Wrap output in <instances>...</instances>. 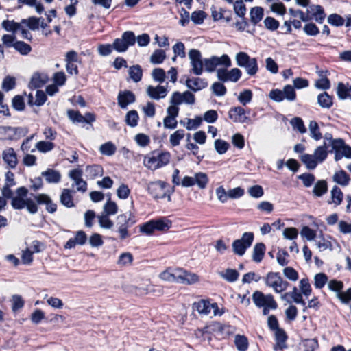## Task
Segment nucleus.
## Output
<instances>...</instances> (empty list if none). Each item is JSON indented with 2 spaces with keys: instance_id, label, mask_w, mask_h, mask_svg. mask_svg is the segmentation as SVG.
I'll return each mask as SVG.
<instances>
[{
  "instance_id": "obj_1",
  "label": "nucleus",
  "mask_w": 351,
  "mask_h": 351,
  "mask_svg": "<svg viewBox=\"0 0 351 351\" xmlns=\"http://www.w3.org/2000/svg\"><path fill=\"white\" fill-rule=\"evenodd\" d=\"M32 195L34 199L23 198L18 196L12 197L11 200L12 207L15 210H21L26 208L30 214H36L38 211L39 205H45L46 210L49 213H54L57 210V204L51 198L45 193H38Z\"/></svg>"
},
{
  "instance_id": "obj_2",
  "label": "nucleus",
  "mask_w": 351,
  "mask_h": 351,
  "mask_svg": "<svg viewBox=\"0 0 351 351\" xmlns=\"http://www.w3.org/2000/svg\"><path fill=\"white\" fill-rule=\"evenodd\" d=\"M138 227L141 233L151 236L155 231L167 232L172 227V221L165 217H162L143 223Z\"/></svg>"
},
{
  "instance_id": "obj_3",
  "label": "nucleus",
  "mask_w": 351,
  "mask_h": 351,
  "mask_svg": "<svg viewBox=\"0 0 351 351\" xmlns=\"http://www.w3.org/2000/svg\"><path fill=\"white\" fill-rule=\"evenodd\" d=\"M147 191L155 199L167 198V200L171 202L174 187H171L167 182L157 180L148 184Z\"/></svg>"
},
{
  "instance_id": "obj_4",
  "label": "nucleus",
  "mask_w": 351,
  "mask_h": 351,
  "mask_svg": "<svg viewBox=\"0 0 351 351\" xmlns=\"http://www.w3.org/2000/svg\"><path fill=\"white\" fill-rule=\"evenodd\" d=\"M253 302L258 308H263L264 315H269L271 310H276L278 305L271 293L264 294L261 291H255L252 296Z\"/></svg>"
},
{
  "instance_id": "obj_5",
  "label": "nucleus",
  "mask_w": 351,
  "mask_h": 351,
  "mask_svg": "<svg viewBox=\"0 0 351 351\" xmlns=\"http://www.w3.org/2000/svg\"><path fill=\"white\" fill-rule=\"evenodd\" d=\"M170 156L169 152L154 150L145 156L144 165L149 169L154 171L167 165L169 162Z\"/></svg>"
},
{
  "instance_id": "obj_6",
  "label": "nucleus",
  "mask_w": 351,
  "mask_h": 351,
  "mask_svg": "<svg viewBox=\"0 0 351 351\" xmlns=\"http://www.w3.org/2000/svg\"><path fill=\"white\" fill-rule=\"evenodd\" d=\"M136 215L129 211L128 213L120 214L117 217V226L118 227V232L119 234V239L124 240L130 237L128 228H131L136 223Z\"/></svg>"
},
{
  "instance_id": "obj_7",
  "label": "nucleus",
  "mask_w": 351,
  "mask_h": 351,
  "mask_svg": "<svg viewBox=\"0 0 351 351\" xmlns=\"http://www.w3.org/2000/svg\"><path fill=\"white\" fill-rule=\"evenodd\" d=\"M29 132L27 127L0 126V141H16Z\"/></svg>"
},
{
  "instance_id": "obj_8",
  "label": "nucleus",
  "mask_w": 351,
  "mask_h": 351,
  "mask_svg": "<svg viewBox=\"0 0 351 351\" xmlns=\"http://www.w3.org/2000/svg\"><path fill=\"white\" fill-rule=\"evenodd\" d=\"M263 280L266 286L272 288L277 293L285 291L290 285L289 282L283 280L279 272L269 271L263 277Z\"/></svg>"
},
{
  "instance_id": "obj_9",
  "label": "nucleus",
  "mask_w": 351,
  "mask_h": 351,
  "mask_svg": "<svg viewBox=\"0 0 351 351\" xmlns=\"http://www.w3.org/2000/svg\"><path fill=\"white\" fill-rule=\"evenodd\" d=\"M254 239V235L253 232H244L241 239L233 241L232 246L234 253L238 256H243L252 245Z\"/></svg>"
},
{
  "instance_id": "obj_10",
  "label": "nucleus",
  "mask_w": 351,
  "mask_h": 351,
  "mask_svg": "<svg viewBox=\"0 0 351 351\" xmlns=\"http://www.w3.org/2000/svg\"><path fill=\"white\" fill-rule=\"evenodd\" d=\"M136 43V36L133 32L125 31L121 38H115L113 42V48L119 53H123L128 50L129 47L133 46Z\"/></svg>"
},
{
  "instance_id": "obj_11",
  "label": "nucleus",
  "mask_w": 351,
  "mask_h": 351,
  "mask_svg": "<svg viewBox=\"0 0 351 351\" xmlns=\"http://www.w3.org/2000/svg\"><path fill=\"white\" fill-rule=\"evenodd\" d=\"M174 282L182 284H192L199 280V277L182 268L173 269Z\"/></svg>"
},
{
  "instance_id": "obj_12",
  "label": "nucleus",
  "mask_w": 351,
  "mask_h": 351,
  "mask_svg": "<svg viewBox=\"0 0 351 351\" xmlns=\"http://www.w3.org/2000/svg\"><path fill=\"white\" fill-rule=\"evenodd\" d=\"M193 308L200 314L208 315L212 309L215 315L221 314V313H219L218 304L216 302L211 304L208 300L202 299L198 302H195L193 304Z\"/></svg>"
},
{
  "instance_id": "obj_13",
  "label": "nucleus",
  "mask_w": 351,
  "mask_h": 351,
  "mask_svg": "<svg viewBox=\"0 0 351 351\" xmlns=\"http://www.w3.org/2000/svg\"><path fill=\"white\" fill-rule=\"evenodd\" d=\"M189 56L192 66L191 72L197 75H201L203 72L204 66L201 52L198 49H193L189 51Z\"/></svg>"
},
{
  "instance_id": "obj_14",
  "label": "nucleus",
  "mask_w": 351,
  "mask_h": 351,
  "mask_svg": "<svg viewBox=\"0 0 351 351\" xmlns=\"http://www.w3.org/2000/svg\"><path fill=\"white\" fill-rule=\"evenodd\" d=\"M228 117L234 123H248L250 119L245 115V110L241 106L232 107L228 111Z\"/></svg>"
},
{
  "instance_id": "obj_15",
  "label": "nucleus",
  "mask_w": 351,
  "mask_h": 351,
  "mask_svg": "<svg viewBox=\"0 0 351 351\" xmlns=\"http://www.w3.org/2000/svg\"><path fill=\"white\" fill-rule=\"evenodd\" d=\"M136 101V96L131 90L120 91L117 96L118 105L122 109H125L127 106Z\"/></svg>"
},
{
  "instance_id": "obj_16",
  "label": "nucleus",
  "mask_w": 351,
  "mask_h": 351,
  "mask_svg": "<svg viewBox=\"0 0 351 351\" xmlns=\"http://www.w3.org/2000/svg\"><path fill=\"white\" fill-rule=\"evenodd\" d=\"M2 158L10 169H15L18 165L17 155L12 147H8L3 151Z\"/></svg>"
},
{
  "instance_id": "obj_17",
  "label": "nucleus",
  "mask_w": 351,
  "mask_h": 351,
  "mask_svg": "<svg viewBox=\"0 0 351 351\" xmlns=\"http://www.w3.org/2000/svg\"><path fill=\"white\" fill-rule=\"evenodd\" d=\"M147 93L151 98L158 100L166 97L167 95V90L163 86L158 85L154 87L150 85L147 88Z\"/></svg>"
},
{
  "instance_id": "obj_18",
  "label": "nucleus",
  "mask_w": 351,
  "mask_h": 351,
  "mask_svg": "<svg viewBox=\"0 0 351 351\" xmlns=\"http://www.w3.org/2000/svg\"><path fill=\"white\" fill-rule=\"evenodd\" d=\"M74 191L69 189H63L60 196V203L66 208H73L75 206L73 193Z\"/></svg>"
},
{
  "instance_id": "obj_19",
  "label": "nucleus",
  "mask_w": 351,
  "mask_h": 351,
  "mask_svg": "<svg viewBox=\"0 0 351 351\" xmlns=\"http://www.w3.org/2000/svg\"><path fill=\"white\" fill-rule=\"evenodd\" d=\"M187 87L193 92H197L208 86V82L205 79L195 77L188 79L186 82Z\"/></svg>"
},
{
  "instance_id": "obj_20",
  "label": "nucleus",
  "mask_w": 351,
  "mask_h": 351,
  "mask_svg": "<svg viewBox=\"0 0 351 351\" xmlns=\"http://www.w3.org/2000/svg\"><path fill=\"white\" fill-rule=\"evenodd\" d=\"M337 95L341 100L351 99V84L339 82L337 86Z\"/></svg>"
},
{
  "instance_id": "obj_21",
  "label": "nucleus",
  "mask_w": 351,
  "mask_h": 351,
  "mask_svg": "<svg viewBox=\"0 0 351 351\" xmlns=\"http://www.w3.org/2000/svg\"><path fill=\"white\" fill-rule=\"evenodd\" d=\"M85 171L88 178L95 179V178L103 175L104 169L101 165L94 164L87 165Z\"/></svg>"
},
{
  "instance_id": "obj_22",
  "label": "nucleus",
  "mask_w": 351,
  "mask_h": 351,
  "mask_svg": "<svg viewBox=\"0 0 351 351\" xmlns=\"http://www.w3.org/2000/svg\"><path fill=\"white\" fill-rule=\"evenodd\" d=\"M266 251L265 245L262 243H257L255 244L252 252V260L256 263H260L264 258Z\"/></svg>"
},
{
  "instance_id": "obj_23",
  "label": "nucleus",
  "mask_w": 351,
  "mask_h": 351,
  "mask_svg": "<svg viewBox=\"0 0 351 351\" xmlns=\"http://www.w3.org/2000/svg\"><path fill=\"white\" fill-rule=\"evenodd\" d=\"M276 344L274 347L276 351L281 350L287 348L286 341L287 335L285 330H276L275 332Z\"/></svg>"
},
{
  "instance_id": "obj_24",
  "label": "nucleus",
  "mask_w": 351,
  "mask_h": 351,
  "mask_svg": "<svg viewBox=\"0 0 351 351\" xmlns=\"http://www.w3.org/2000/svg\"><path fill=\"white\" fill-rule=\"evenodd\" d=\"M47 82V77L38 72L34 73L31 78L29 87L35 89L42 87Z\"/></svg>"
},
{
  "instance_id": "obj_25",
  "label": "nucleus",
  "mask_w": 351,
  "mask_h": 351,
  "mask_svg": "<svg viewBox=\"0 0 351 351\" xmlns=\"http://www.w3.org/2000/svg\"><path fill=\"white\" fill-rule=\"evenodd\" d=\"M41 176L45 178L48 183H58L61 180V174L58 171L47 169L41 173Z\"/></svg>"
},
{
  "instance_id": "obj_26",
  "label": "nucleus",
  "mask_w": 351,
  "mask_h": 351,
  "mask_svg": "<svg viewBox=\"0 0 351 351\" xmlns=\"http://www.w3.org/2000/svg\"><path fill=\"white\" fill-rule=\"evenodd\" d=\"M317 103L322 108H330L333 105V97L324 91L317 96Z\"/></svg>"
},
{
  "instance_id": "obj_27",
  "label": "nucleus",
  "mask_w": 351,
  "mask_h": 351,
  "mask_svg": "<svg viewBox=\"0 0 351 351\" xmlns=\"http://www.w3.org/2000/svg\"><path fill=\"white\" fill-rule=\"evenodd\" d=\"M250 21L254 25H257L263 18L264 10L262 7L252 8L250 12Z\"/></svg>"
},
{
  "instance_id": "obj_28",
  "label": "nucleus",
  "mask_w": 351,
  "mask_h": 351,
  "mask_svg": "<svg viewBox=\"0 0 351 351\" xmlns=\"http://www.w3.org/2000/svg\"><path fill=\"white\" fill-rule=\"evenodd\" d=\"M328 191V184L324 180H318L313 189V193L316 197H322Z\"/></svg>"
},
{
  "instance_id": "obj_29",
  "label": "nucleus",
  "mask_w": 351,
  "mask_h": 351,
  "mask_svg": "<svg viewBox=\"0 0 351 351\" xmlns=\"http://www.w3.org/2000/svg\"><path fill=\"white\" fill-rule=\"evenodd\" d=\"M130 77L134 82H138L143 77V69L141 65L136 64L130 67L128 70Z\"/></svg>"
},
{
  "instance_id": "obj_30",
  "label": "nucleus",
  "mask_w": 351,
  "mask_h": 351,
  "mask_svg": "<svg viewBox=\"0 0 351 351\" xmlns=\"http://www.w3.org/2000/svg\"><path fill=\"white\" fill-rule=\"evenodd\" d=\"M350 180L349 175L344 170L337 171L333 176L334 182L341 186H347Z\"/></svg>"
},
{
  "instance_id": "obj_31",
  "label": "nucleus",
  "mask_w": 351,
  "mask_h": 351,
  "mask_svg": "<svg viewBox=\"0 0 351 351\" xmlns=\"http://www.w3.org/2000/svg\"><path fill=\"white\" fill-rule=\"evenodd\" d=\"M328 147L326 146V142L323 145L317 147L314 152V157L317 162H322L326 160L328 156V152L327 151Z\"/></svg>"
},
{
  "instance_id": "obj_32",
  "label": "nucleus",
  "mask_w": 351,
  "mask_h": 351,
  "mask_svg": "<svg viewBox=\"0 0 351 351\" xmlns=\"http://www.w3.org/2000/svg\"><path fill=\"white\" fill-rule=\"evenodd\" d=\"M18 8H21L23 5H28L29 7H34L38 13L40 14L44 10V6L40 2H37V0H17Z\"/></svg>"
},
{
  "instance_id": "obj_33",
  "label": "nucleus",
  "mask_w": 351,
  "mask_h": 351,
  "mask_svg": "<svg viewBox=\"0 0 351 351\" xmlns=\"http://www.w3.org/2000/svg\"><path fill=\"white\" fill-rule=\"evenodd\" d=\"M343 194L340 188L335 186L331 191L332 200L328 201L329 204L334 203L336 205H340L342 202Z\"/></svg>"
},
{
  "instance_id": "obj_34",
  "label": "nucleus",
  "mask_w": 351,
  "mask_h": 351,
  "mask_svg": "<svg viewBox=\"0 0 351 351\" xmlns=\"http://www.w3.org/2000/svg\"><path fill=\"white\" fill-rule=\"evenodd\" d=\"M300 160L306 165L308 169H314L318 163L314 156L309 154H304L302 155Z\"/></svg>"
},
{
  "instance_id": "obj_35",
  "label": "nucleus",
  "mask_w": 351,
  "mask_h": 351,
  "mask_svg": "<svg viewBox=\"0 0 351 351\" xmlns=\"http://www.w3.org/2000/svg\"><path fill=\"white\" fill-rule=\"evenodd\" d=\"M139 116L135 110H130L125 115V123L130 127H135L138 125Z\"/></svg>"
},
{
  "instance_id": "obj_36",
  "label": "nucleus",
  "mask_w": 351,
  "mask_h": 351,
  "mask_svg": "<svg viewBox=\"0 0 351 351\" xmlns=\"http://www.w3.org/2000/svg\"><path fill=\"white\" fill-rule=\"evenodd\" d=\"M21 23L15 22L14 20H4L1 23V27L7 32L16 33L21 28Z\"/></svg>"
},
{
  "instance_id": "obj_37",
  "label": "nucleus",
  "mask_w": 351,
  "mask_h": 351,
  "mask_svg": "<svg viewBox=\"0 0 351 351\" xmlns=\"http://www.w3.org/2000/svg\"><path fill=\"white\" fill-rule=\"evenodd\" d=\"M184 137V130L180 129L174 132L171 134L169 138V142L171 145L174 147L180 145V141Z\"/></svg>"
},
{
  "instance_id": "obj_38",
  "label": "nucleus",
  "mask_w": 351,
  "mask_h": 351,
  "mask_svg": "<svg viewBox=\"0 0 351 351\" xmlns=\"http://www.w3.org/2000/svg\"><path fill=\"white\" fill-rule=\"evenodd\" d=\"M11 302L12 310L14 313H16L22 309L25 305V301L23 298L17 294L12 295Z\"/></svg>"
},
{
  "instance_id": "obj_39",
  "label": "nucleus",
  "mask_w": 351,
  "mask_h": 351,
  "mask_svg": "<svg viewBox=\"0 0 351 351\" xmlns=\"http://www.w3.org/2000/svg\"><path fill=\"white\" fill-rule=\"evenodd\" d=\"M209 179L205 173L199 172L195 175V184H197L200 189H204L206 187Z\"/></svg>"
},
{
  "instance_id": "obj_40",
  "label": "nucleus",
  "mask_w": 351,
  "mask_h": 351,
  "mask_svg": "<svg viewBox=\"0 0 351 351\" xmlns=\"http://www.w3.org/2000/svg\"><path fill=\"white\" fill-rule=\"evenodd\" d=\"M14 48L23 56L27 55L32 51V47L30 45L25 43L24 41H16L15 45H14Z\"/></svg>"
},
{
  "instance_id": "obj_41",
  "label": "nucleus",
  "mask_w": 351,
  "mask_h": 351,
  "mask_svg": "<svg viewBox=\"0 0 351 351\" xmlns=\"http://www.w3.org/2000/svg\"><path fill=\"white\" fill-rule=\"evenodd\" d=\"M166 58L165 51L162 49H156L154 51L150 58V61L153 64H161Z\"/></svg>"
},
{
  "instance_id": "obj_42",
  "label": "nucleus",
  "mask_w": 351,
  "mask_h": 351,
  "mask_svg": "<svg viewBox=\"0 0 351 351\" xmlns=\"http://www.w3.org/2000/svg\"><path fill=\"white\" fill-rule=\"evenodd\" d=\"M41 18L30 16L27 19H22L21 24H26L31 30H36L39 28Z\"/></svg>"
},
{
  "instance_id": "obj_43",
  "label": "nucleus",
  "mask_w": 351,
  "mask_h": 351,
  "mask_svg": "<svg viewBox=\"0 0 351 351\" xmlns=\"http://www.w3.org/2000/svg\"><path fill=\"white\" fill-rule=\"evenodd\" d=\"M234 343L239 351H246L248 348L247 339L243 335H237L234 339Z\"/></svg>"
},
{
  "instance_id": "obj_44",
  "label": "nucleus",
  "mask_w": 351,
  "mask_h": 351,
  "mask_svg": "<svg viewBox=\"0 0 351 351\" xmlns=\"http://www.w3.org/2000/svg\"><path fill=\"white\" fill-rule=\"evenodd\" d=\"M36 147L39 152L47 153L55 147V144L51 141H40L36 143Z\"/></svg>"
},
{
  "instance_id": "obj_45",
  "label": "nucleus",
  "mask_w": 351,
  "mask_h": 351,
  "mask_svg": "<svg viewBox=\"0 0 351 351\" xmlns=\"http://www.w3.org/2000/svg\"><path fill=\"white\" fill-rule=\"evenodd\" d=\"M309 130L311 136L316 141H319L322 138V134L320 132L319 128L317 121L313 120L310 121Z\"/></svg>"
},
{
  "instance_id": "obj_46",
  "label": "nucleus",
  "mask_w": 351,
  "mask_h": 351,
  "mask_svg": "<svg viewBox=\"0 0 351 351\" xmlns=\"http://www.w3.org/2000/svg\"><path fill=\"white\" fill-rule=\"evenodd\" d=\"M300 289L301 293L306 298H308L311 294L312 288L309 282V280L307 278L300 280Z\"/></svg>"
},
{
  "instance_id": "obj_47",
  "label": "nucleus",
  "mask_w": 351,
  "mask_h": 351,
  "mask_svg": "<svg viewBox=\"0 0 351 351\" xmlns=\"http://www.w3.org/2000/svg\"><path fill=\"white\" fill-rule=\"evenodd\" d=\"M328 23L332 26L341 27L345 23V19L339 14L334 13L328 17Z\"/></svg>"
},
{
  "instance_id": "obj_48",
  "label": "nucleus",
  "mask_w": 351,
  "mask_h": 351,
  "mask_svg": "<svg viewBox=\"0 0 351 351\" xmlns=\"http://www.w3.org/2000/svg\"><path fill=\"white\" fill-rule=\"evenodd\" d=\"M246 10V6L243 0H237L234 3V11L238 16L243 18L245 16Z\"/></svg>"
},
{
  "instance_id": "obj_49",
  "label": "nucleus",
  "mask_w": 351,
  "mask_h": 351,
  "mask_svg": "<svg viewBox=\"0 0 351 351\" xmlns=\"http://www.w3.org/2000/svg\"><path fill=\"white\" fill-rule=\"evenodd\" d=\"M211 89L213 94L219 97L223 96L227 93V88L224 84L218 82H214L212 84Z\"/></svg>"
},
{
  "instance_id": "obj_50",
  "label": "nucleus",
  "mask_w": 351,
  "mask_h": 351,
  "mask_svg": "<svg viewBox=\"0 0 351 351\" xmlns=\"http://www.w3.org/2000/svg\"><path fill=\"white\" fill-rule=\"evenodd\" d=\"M104 210L107 215H114L118 212V206L116 202L110 198L104 204Z\"/></svg>"
},
{
  "instance_id": "obj_51",
  "label": "nucleus",
  "mask_w": 351,
  "mask_h": 351,
  "mask_svg": "<svg viewBox=\"0 0 351 351\" xmlns=\"http://www.w3.org/2000/svg\"><path fill=\"white\" fill-rule=\"evenodd\" d=\"M207 17V14L203 10L194 11L191 14V20L196 25H201Z\"/></svg>"
},
{
  "instance_id": "obj_52",
  "label": "nucleus",
  "mask_w": 351,
  "mask_h": 351,
  "mask_svg": "<svg viewBox=\"0 0 351 351\" xmlns=\"http://www.w3.org/2000/svg\"><path fill=\"white\" fill-rule=\"evenodd\" d=\"M230 144L224 140L217 139L215 141V148L219 154H225L229 149Z\"/></svg>"
},
{
  "instance_id": "obj_53",
  "label": "nucleus",
  "mask_w": 351,
  "mask_h": 351,
  "mask_svg": "<svg viewBox=\"0 0 351 351\" xmlns=\"http://www.w3.org/2000/svg\"><path fill=\"white\" fill-rule=\"evenodd\" d=\"M133 255L130 252H123L120 254L117 264L122 266L131 265L133 262Z\"/></svg>"
},
{
  "instance_id": "obj_54",
  "label": "nucleus",
  "mask_w": 351,
  "mask_h": 351,
  "mask_svg": "<svg viewBox=\"0 0 351 351\" xmlns=\"http://www.w3.org/2000/svg\"><path fill=\"white\" fill-rule=\"evenodd\" d=\"M298 179L302 181L305 187H310L315 180V177L313 173H304L298 176Z\"/></svg>"
},
{
  "instance_id": "obj_55",
  "label": "nucleus",
  "mask_w": 351,
  "mask_h": 351,
  "mask_svg": "<svg viewBox=\"0 0 351 351\" xmlns=\"http://www.w3.org/2000/svg\"><path fill=\"white\" fill-rule=\"evenodd\" d=\"M117 148L112 142H107L100 147L101 154L106 156H112L116 152Z\"/></svg>"
},
{
  "instance_id": "obj_56",
  "label": "nucleus",
  "mask_w": 351,
  "mask_h": 351,
  "mask_svg": "<svg viewBox=\"0 0 351 351\" xmlns=\"http://www.w3.org/2000/svg\"><path fill=\"white\" fill-rule=\"evenodd\" d=\"M243 67L245 68L247 74L253 76L256 75L258 70L257 60L255 58H251V60Z\"/></svg>"
},
{
  "instance_id": "obj_57",
  "label": "nucleus",
  "mask_w": 351,
  "mask_h": 351,
  "mask_svg": "<svg viewBox=\"0 0 351 351\" xmlns=\"http://www.w3.org/2000/svg\"><path fill=\"white\" fill-rule=\"evenodd\" d=\"M12 107L17 111H23L25 108L24 99L21 95H16L12 100Z\"/></svg>"
},
{
  "instance_id": "obj_58",
  "label": "nucleus",
  "mask_w": 351,
  "mask_h": 351,
  "mask_svg": "<svg viewBox=\"0 0 351 351\" xmlns=\"http://www.w3.org/2000/svg\"><path fill=\"white\" fill-rule=\"evenodd\" d=\"M291 124L294 129L298 130L301 134L306 132V128L304 125V121L300 117H294L291 120Z\"/></svg>"
},
{
  "instance_id": "obj_59",
  "label": "nucleus",
  "mask_w": 351,
  "mask_h": 351,
  "mask_svg": "<svg viewBox=\"0 0 351 351\" xmlns=\"http://www.w3.org/2000/svg\"><path fill=\"white\" fill-rule=\"evenodd\" d=\"M16 86V79L14 77L8 75L6 76L2 83V88L6 91L8 92L11 90H12Z\"/></svg>"
},
{
  "instance_id": "obj_60",
  "label": "nucleus",
  "mask_w": 351,
  "mask_h": 351,
  "mask_svg": "<svg viewBox=\"0 0 351 351\" xmlns=\"http://www.w3.org/2000/svg\"><path fill=\"white\" fill-rule=\"evenodd\" d=\"M252 91L250 89H246L240 93L238 99L241 104H242L243 106H245L247 104L252 101Z\"/></svg>"
},
{
  "instance_id": "obj_61",
  "label": "nucleus",
  "mask_w": 351,
  "mask_h": 351,
  "mask_svg": "<svg viewBox=\"0 0 351 351\" xmlns=\"http://www.w3.org/2000/svg\"><path fill=\"white\" fill-rule=\"evenodd\" d=\"M67 115L73 123H83L84 116L78 110L69 109L67 110Z\"/></svg>"
},
{
  "instance_id": "obj_62",
  "label": "nucleus",
  "mask_w": 351,
  "mask_h": 351,
  "mask_svg": "<svg viewBox=\"0 0 351 351\" xmlns=\"http://www.w3.org/2000/svg\"><path fill=\"white\" fill-rule=\"evenodd\" d=\"M204 64L205 66V70L208 72H213L216 67L218 66L215 56L210 57V58L204 59Z\"/></svg>"
},
{
  "instance_id": "obj_63",
  "label": "nucleus",
  "mask_w": 351,
  "mask_h": 351,
  "mask_svg": "<svg viewBox=\"0 0 351 351\" xmlns=\"http://www.w3.org/2000/svg\"><path fill=\"white\" fill-rule=\"evenodd\" d=\"M285 99L289 101H294L296 98V93L291 85H286L282 90Z\"/></svg>"
},
{
  "instance_id": "obj_64",
  "label": "nucleus",
  "mask_w": 351,
  "mask_h": 351,
  "mask_svg": "<svg viewBox=\"0 0 351 351\" xmlns=\"http://www.w3.org/2000/svg\"><path fill=\"white\" fill-rule=\"evenodd\" d=\"M251 60L250 56L245 52H239L236 56V61L238 66L243 67Z\"/></svg>"
}]
</instances>
